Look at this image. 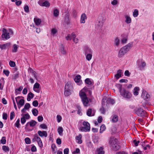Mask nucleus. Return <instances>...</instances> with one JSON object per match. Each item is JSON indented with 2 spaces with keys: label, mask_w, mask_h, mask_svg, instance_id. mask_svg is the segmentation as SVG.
Returning <instances> with one entry per match:
<instances>
[{
  "label": "nucleus",
  "mask_w": 154,
  "mask_h": 154,
  "mask_svg": "<svg viewBox=\"0 0 154 154\" xmlns=\"http://www.w3.org/2000/svg\"><path fill=\"white\" fill-rule=\"evenodd\" d=\"M133 43H129L125 46L120 48L118 52V57L121 58L126 53L129 51L132 47Z\"/></svg>",
  "instance_id": "nucleus-1"
},
{
  "label": "nucleus",
  "mask_w": 154,
  "mask_h": 154,
  "mask_svg": "<svg viewBox=\"0 0 154 154\" xmlns=\"http://www.w3.org/2000/svg\"><path fill=\"white\" fill-rule=\"evenodd\" d=\"M73 88L72 85L69 83H67L65 86L64 94L65 96H68L71 94V91Z\"/></svg>",
  "instance_id": "nucleus-2"
},
{
  "label": "nucleus",
  "mask_w": 154,
  "mask_h": 154,
  "mask_svg": "<svg viewBox=\"0 0 154 154\" xmlns=\"http://www.w3.org/2000/svg\"><path fill=\"white\" fill-rule=\"evenodd\" d=\"M134 112L136 114L140 117L145 116L146 114V111L141 108H136L134 110Z\"/></svg>",
  "instance_id": "nucleus-3"
},
{
  "label": "nucleus",
  "mask_w": 154,
  "mask_h": 154,
  "mask_svg": "<svg viewBox=\"0 0 154 154\" xmlns=\"http://www.w3.org/2000/svg\"><path fill=\"white\" fill-rule=\"evenodd\" d=\"M39 136L37 134H35L33 135V138L32 139V141L33 142L36 141L39 146L42 148L43 146L42 142Z\"/></svg>",
  "instance_id": "nucleus-4"
},
{
  "label": "nucleus",
  "mask_w": 154,
  "mask_h": 154,
  "mask_svg": "<svg viewBox=\"0 0 154 154\" xmlns=\"http://www.w3.org/2000/svg\"><path fill=\"white\" fill-rule=\"evenodd\" d=\"M120 93L122 97L128 99L130 98L132 96L131 94L129 91L124 89Z\"/></svg>",
  "instance_id": "nucleus-5"
},
{
  "label": "nucleus",
  "mask_w": 154,
  "mask_h": 154,
  "mask_svg": "<svg viewBox=\"0 0 154 154\" xmlns=\"http://www.w3.org/2000/svg\"><path fill=\"white\" fill-rule=\"evenodd\" d=\"M9 33L8 32L7 30L5 28L2 29V33L1 36L2 38H5L6 39H8L10 38Z\"/></svg>",
  "instance_id": "nucleus-6"
},
{
  "label": "nucleus",
  "mask_w": 154,
  "mask_h": 154,
  "mask_svg": "<svg viewBox=\"0 0 154 154\" xmlns=\"http://www.w3.org/2000/svg\"><path fill=\"white\" fill-rule=\"evenodd\" d=\"M137 64L140 69L143 68L146 66V62L142 61V60H138L137 61Z\"/></svg>",
  "instance_id": "nucleus-7"
},
{
  "label": "nucleus",
  "mask_w": 154,
  "mask_h": 154,
  "mask_svg": "<svg viewBox=\"0 0 154 154\" xmlns=\"http://www.w3.org/2000/svg\"><path fill=\"white\" fill-rule=\"evenodd\" d=\"M37 122L34 120H31L30 122H28L25 125V130H27L28 128L29 125L31 127H34L37 124Z\"/></svg>",
  "instance_id": "nucleus-8"
},
{
  "label": "nucleus",
  "mask_w": 154,
  "mask_h": 154,
  "mask_svg": "<svg viewBox=\"0 0 154 154\" xmlns=\"http://www.w3.org/2000/svg\"><path fill=\"white\" fill-rule=\"evenodd\" d=\"M64 22L65 23L66 25L68 26L69 25L70 23L69 20V14H66L65 15L64 19Z\"/></svg>",
  "instance_id": "nucleus-9"
},
{
  "label": "nucleus",
  "mask_w": 154,
  "mask_h": 154,
  "mask_svg": "<svg viewBox=\"0 0 154 154\" xmlns=\"http://www.w3.org/2000/svg\"><path fill=\"white\" fill-rule=\"evenodd\" d=\"M21 98H24V97L22 96H18L15 98V100L17 104H18L20 105L23 106L24 104L25 100L24 99H21L20 100L19 102H18V100L20 99Z\"/></svg>",
  "instance_id": "nucleus-10"
},
{
  "label": "nucleus",
  "mask_w": 154,
  "mask_h": 154,
  "mask_svg": "<svg viewBox=\"0 0 154 154\" xmlns=\"http://www.w3.org/2000/svg\"><path fill=\"white\" fill-rule=\"evenodd\" d=\"M38 4L41 6L49 7L50 6V3L48 1H46L42 3V0H40L39 1Z\"/></svg>",
  "instance_id": "nucleus-11"
},
{
  "label": "nucleus",
  "mask_w": 154,
  "mask_h": 154,
  "mask_svg": "<svg viewBox=\"0 0 154 154\" xmlns=\"http://www.w3.org/2000/svg\"><path fill=\"white\" fill-rule=\"evenodd\" d=\"M38 134L40 137H47L48 134L47 132L45 131H38Z\"/></svg>",
  "instance_id": "nucleus-12"
},
{
  "label": "nucleus",
  "mask_w": 154,
  "mask_h": 154,
  "mask_svg": "<svg viewBox=\"0 0 154 154\" xmlns=\"http://www.w3.org/2000/svg\"><path fill=\"white\" fill-rule=\"evenodd\" d=\"M84 50L85 55L87 54L93 53L92 50L87 46H85L84 47Z\"/></svg>",
  "instance_id": "nucleus-13"
},
{
  "label": "nucleus",
  "mask_w": 154,
  "mask_h": 154,
  "mask_svg": "<svg viewBox=\"0 0 154 154\" xmlns=\"http://www.w3.org/2000/svg\"><path fill=\"white\" fill-rule=\"evenodd\" d=\"M11 45V43L8 42L4 44L0 45V48L2 50H5L8 48Z\"/></svg>",
  "instance_id": "nucleus-14"
},
{
  "label": "nucleus",
  "mask_w": 154,
  "mask_h": 154,
  "mask_svg": "<svg viewBox=\"0 0 154 154\" xmlns=\"http://www.w3.org/2000/svg\"><path fill=\"white\" fill-rule=\"evenodd\" d=\"M81 76L80 75H77L74 79L75 82L80 85L82 83V82L81 80Z\"/></svg>",
  "instance_id": "nucleus-15"
},
{
  "label": "nucleus",
  "mask_w": 154,
  "mask_h": 154,
  "mask_svg": "<svg viewBox=\"0 0 154 154\" xmlns=\"http://www.w3.org/2000/svg\"><path fill=\"white\" fill-rule=\"evenodd\" d=\"M81 99L83 104L84 106H87L89 105V100L87 97L85 98H83Z\"/></svg>",
  "instance_id": "nucleus-16"
},
{
  "label": "nucleus",
  "mask_w": 154,
  "mask_h": 154,
  "mask_svg": "<svg viewBox=\"0 0 154 154\" xmlns=\"http://www.w3.org/2000/svg\"><path fill=\"white\" fill-rule=\"evenodd\" d=\"M87 17L85 13L82 14L81 17L80 23H85V20L87 19Z\"/></svg>",
  "instance_id": "nucleus-17"
},
{
  "label": "nucleus",
  "mask_w": 154,
  "mask_h": 154,
  "mask_svg": "<svg viewBox=\"0 0 154 154\" xmlns=\"http://www.w3.org/2000/svg\"><path fill=\"white\" fill-rule=\"evenodd\" d=\"M122 70L121 69L118 70L117 72V74L115 75V77L116 79H118L122 77Z\"/></svg>",
  "instance_id": "nucleus-18"
},
{
  "label": "nucleus",
  "mask_w": 154,
  "mask_h": 154,
  "mask_svg": "<svg viewBox=\"0 0 154 154\" xmlns=\"http://www.w3.org/2000/svg\"><path fill=\"white\" fill-rule=\"evenodd\" d=\"M103 149L104 148L102 146L97 148L96 151L97 154H104L105 151Z\"/></svg>",
  "instance_id": "nucleus-19"
},
{
  "label": "nucleus",
  "mask_w": 154,
  "mask_h": 154,
  "mask_svg": "<svg viewBox=\"0 0 154 154\" xmlns=\"http://www.w3.org/2000/svg\"><path fill=\"white\" fill-rule=\"evenodd\" d=\"M30 107V105L29 103H26L24 106V108L21 110V112L23 113L25 112V110L29 109Z\"/></svg>",
  "instance_id": "nucleus-20"
},
{
  "label": "nucleus",
  "mask_w": 154,
  "mask_h": 154,
  "mask_svg": "<svg viewBox=\"0 0 154 154\" xmlns=\"http://www.w3.org/2000/svg\"><path fill=\"white\" fill-rule=\"evenodd\" d=\"M82 136L81 134H79L78 136H77L75 137V139L76 140H78L77 143L79 144H81L82 142Z\"/></svg>",
  "instance_id": "nucleus-21"
},
{
  "label": "nucleus",
  "mask_w": 154,
  "mask_h": 154,
  "mask_svg": "<svg viewBox=\"0 0 154 154\" xmlns=\"http://www.w3.org/2000/svg\"><path fill=\"white\" fill-rule=\"evenodd\" d=\"M83 125L84 126V127H85L86 129H88V131H89L90 130V125L89 123L87 122L84 121L83 123Z\"/></svg>",
  "instance_id": "nucleus-22"
},
{
  "label": "nucleus",
  "mask_w": 154,
  "mask_h": 154,
  "mask_svg": "<svg viewBox=\"0 0 154 154\" xmlns=\"http://www.w3.org/2000/svg\"><path fill=\"white\" fill-rule=\"evenodd\" d=\"M34 21L37 26L40 25L42 22L41 19L36 18H34Z\"/></svg>",
  "instance_id": "nucleus-23"
},
{
  "label": "nucleus",
  "mask_w": 154,
  "mask_h": 154,
  "mask_svg": "<svg viewBox=\"0 0 154 154\" xmlns=\"http://www.w3.org/2000/svg\"><path fill=\"white\" fill-rule=\"evenodd\" d=\"M115 45L117 47H119L120 44V40L118 37H116L114 39Z\"/></svg>",
  "instance_id": "nucleus-24"
},
{
  "label": "nucleus",
  "mask_w": 154,
  "mask_h": 154,
  "mask_svg": "<svg viewBox=\"0 0 154 154\" xmlns=\"http://www.w3.org/2000/svg\"><path fill=\"white\" fill-rule=\"evenodd\" d=\"M79 95L81 99L87 97V95L85 93L82 91H80L79 93Z\"/></svg>",
  "instance_id": "nucleus-25"
},
{
  "label": "nucleus",
  "mask_w": 154,
  "mask_h": 154,
  "mask_svg": "<svg viewBox=\"0 0 154 154\" xmlns=\"http://www.w3.org/2000/svg\"><path fill=\"white\" fill-rule=\"evenodd\" d=\"M141 97L144 100H146L149 98V95L148 93L146 92L144 93H142Z\"/></svg>",
  "instance_id": "nucleus-26"
},
{
  "label": "nucleus",
  "mask_w": 154,
  "mask_h": 154,
  "mask_svg": "<svg viewBox=\"0 0 154 154\" xmlns=\"http://www.w3.org/2000/svg\"><path fill=\"white\" fill-rule=\"evenodd\" d=\"M34 97V94L31 92H30L28 94L27 96V100L30 101L31 99L32 98Z\"/></svg>",
  "instance_id": "nucleus-27"
},
{
  "label": "nucleus",
  "mask_w": 154,
  "mask_h": 154,
  "mask_svg": "<svg viewBox=\"0 0 154 154\" xmlns=\"http://www.w3.org/2000/svg\"><path fill=\"white\" fill-rule=\"evenodd\" d=\"M126 20L125 22L127 23H130L131 22V19L130 17L126 15L125 16Z\"/></svg>",
  "instance_id": "nucleus-28"
},
{
  "label": "nucleus",
  "mask_w": 154,
  "mask_h": 154,
  "mask_svg": "<svg viewBox=\"0 0 154 154\" xmlns=\"http://www.w3.org/2000/svg\"><path fill=\"white\" fill-rule=\"evenodd\" d=\"M92 53H89L87 54L86 55V59L88 61H90L92 58Z\"/></svg>",
  "instance_id": "nucleus-29"
},
{
  "label": "nucleus",
  "mask_w": 154,
  "mask_h": 154,
  "mask_svg": "<svg viewBox=\"0 0 154 154\" xmlns=\"http://www.w3.org/2000/svg\"><path fill=\"white\" fill-rule=\"evenodd\" d=\"M18 46L16 44H14L13 46V49L12 51L13 52H17Z\"/></svg>",
  "instance_id": "nucleus-30"
},
{
  "label": "nucleus",
  "mask_w": 154,
  "mask_h": 154,
  "mask_svg": "<svg viewBox=\"0 0 154 154\" xmlns=\"http://www.w3.org/2000/svg\"><path fill=\"white\" fill-rule=\"evenodd\" d=\"M0 81L1 82V83H0V90H2L3 86L2 85V84L3 83L4 84L5 83L4 78H2L0 80Z\"/></svg>",
  "instance_id": "nucleus-31"
},
{
  "label": "nucleus",
  "mask_w": 154,
  "mask_h": 154,
  "mask_svg": "<svg viewBox=\"0 0 154 154\" xmlns=\"http://www.w3.org/2000/svg\"><path fill=\"white\" fill-rule=\"evenodd\" d=\"M106 127L104 125H102L100 127V133H102L106 129Z\"/></svg>",
  "instance_id": "nucleus-32"
},
{
  "label": "nucleus",
  "mask_w": 154,
  "mask_h": 154,
  "mask_svg": "<svg viewBox=\"0 0 154 154\" xmlns=\"http://www.w3.org/2000/svg\"><path fill=\"white\" fill-rule=\"evenodd\" d=\"M32 112L33 114L35 116H37L38 113V111L36 109L34 108L32 110Z\"/></svg>",
  "instance_id": "nucleus-33"
},
{
  "label": "nucleus",
  "mask_w": 154,
  "mask_h": 154,
  "mask_svg": "<svg viewBox=\"0 0 154 154\" xmlns=\"http://www.w3.org/2000/svg\"><path fill=\"white\" fill-rule=\"evenodd\" d=\"M103 23L102 21L99 20L98 22L97 26L98 28H101L103 26Z\"/></svg>",
  "instance_id": "nucleus-34"
},
{
  "label": "nucleus",
  "mask_w": 154,
  "mask_h": 154,
  "mask_svg": "<svg viewBox=\"0 0 154 154\" xmlns=\"http://www.w3.org/2000/svg\"><path fill=\"white\" fill-rule=\"evenodd\" d=\"M113 149L115 151H117L120 149V146L117 144L112 146Z\"/></svg>",
  "instance_id": "nucleus-35"
},
{
  "label": "nucleus",
  "mask_w": 154,
  "mask_h": 154,
  "mask_svg": "<svg viewBox=\"0 0 154 154\" xmlns=\"http://www.w3.org/2000/svg\"><path fill=\"white\" fill-rule=\"evenodd\" d=\"M117 139H114L111 140L110 141V144L112 146H114L117 144L116 143Z\"/></svg>",
  "instance_id": "nucleus-36"
},
{
  "label": "nucleus",
  "mask_w": 154,
  "mask_h": 154,
  "mask_svg": "<svg viewBox=\"0 0 154 154\" xmlns=\"http://www.w3.org/2000/svg\"><path fill=\"white\" fill-rule=\"evenodd\" d=\"M106 102L107 103H109L112 104H113L115 103V101L114 100L109 98L107 99L106 100Z\"/></svg>",
  "instance_id": "nucleus-37"
},
{
  "label": "nucleus",
  "mask_w": 154,
  "mask_h": 154,
  "mask_svg": "<svg viewBox=\"0 0 154 154\" xmlns=\"http://www.w3.org/2000/svg\"><path fill=\"white\" fill-rule=\"evenodd\" d=\"M28 71L30 73H32L33 74V75H34V77H35V78L36 79V78L37 76H36V75H35L36 72H35L33 71V70L31 68H29Z\"/></svg>",
  "instance_id": "nucleus-38"
},
{
  "label": "nucleus",
  "mask_w": 154,
  "mask_h": 154,
  "mask_svg": "<svg viewBox=\"0 0 154 154\" xmlns=\"http://www.w3.org/2000/svg\"><path fill=\"white\" fill-rule=\"evenodd\" d=\"M134 94L135 95H137L138 94V91L139 90V88L137 87H136L134 88Z\"/></svg>",
  "instance_id": "nucleus-39"
},
{
  "label": "nucleus",
  "mask_w": 154,
  "mask_h": 154,
  "mask_svg": "<svg viewBox=\"0 0 154 154\" xmlns=\"http://www.w3.org/2000/svg\"><path fill=\"white\" fill-rule=\"evenodd\" d=\"M6 137H2L1 140H0V143H2L3 144H6Z\"/></svg>",
  "instance_id": "nucleus-40"
},
{
  "label": "nucleus",
  "mask_w": 154,
  "mask_h": 154,
  "mask_svg": "<svg viewBox=\"0 0 154 154\" xmlns=\"http://www.w3.org/2000/svg\"><path fill=\"white\" fill-rule=\"evenodd\" d=\"M63 129L62 127H59L58 128L57 131L59 135H61L62 134Z\"/></svg>",
  "instance_id": "nucleus-41"
},
{
  "label": "nucleus",
  "mask_w": 154,
  "mask_h": 154,
  "mask_svg": "<svg viewBox=\"0 0 154 154\" xmlns=\"http://www.w3.org/2000/svg\"><path fill=\"white\" fill-rule=\"evenodd\" d=\"M54 16L55 17H57L59 14V11L57 9H55L54 11Z\"/></svg>",
  "instance_id": "nucleus-42"
},
{
  "label": "nucleus",
  "mask_w": 154,
  "mask_h": 154,
  "mask_svg": "<svg viewBox=\"0 0 154 154\" xmlns=\"http://www.w3.org/2000/svg\"><path fill=\"white\" fill-rule=\"evenodd\" d=\"M85 84L90 85H91L92 82L89 78H87L85 80Z\"/></svg>",
  "instance_id": "nucleus-43"
},
{
  "label": "nucleus",
  "mask_w": 154,
  "mask_h": 154,
  "mask_svg": "<svg viewBox=\"0 0 154 154\" xmlns=\"http://www.w3.org/2000/svg\"><path fill=\"white\" fill-rule=\"evenodd\" d=\"M116 87L118 89L119 91L120 92L122 90V85L118 84L116 85Z\"/></svg>",
  "instance_id": "nucleus-44"
},
{
  "label": "nucleus",
  "mask_w": 154,
  "mask_h": 154,
  "mask_svg": "<svg viewBox=\"0 0 154 154\" xmlns=\"http://www.w3.org/2000/svg\"><path fill=\"white\" fill-rule=\"evenodd\" d=\"M112 122H116L118 120V116L116 115H115L113 116L112 119Z\"/></svg>",
  "instance_id": "nucleus-45"
},
{
  "label": "nucleus",
  "mask_w": 154,
  "mask_h": 154,
  "mask_svg": "<svg viewBox=\"0 0 154 154\" xmlns=\"http://www.w3.org/2000/svg\"><path fill=\"white\" fill-rule=\"evenodd\" d=\"M2 149L5 152H8L9 150V147L6 146H3L2 147Z\"/></svg>",
  "instance_id": "nucleus-46"
},
{
  "label": "nucleus",
  "mask_w": 154,
  "mask_h": 154,
  "mask_svg": "<svg viewBox=\"0 0 154 154\" xmlns=\"http://www.w3.org/2000/svg\"><path fill=\"white\" fill-rule=\"evenodd\" d=\"M85 127H84L81 126L79 130L82 132H89L88 130V129H86Z\"/></svg>",
  "instance_id": "nucleus-47"
},
{
  "label": "nucleus",
  "mask_w": 154,
  "mask_h": 154,
  "mask_svg": "<svg viewBox=\"0 0 154 154\" xmlns=\"http://www.w3.org/2000/svg\"><path fill=\"white\" fill-rule=\"evenodd\" d=\"M9 64L10 66L11 67H14L16 66L15 62L11 60L9 61Z\"/></svg>",
  "instance_id": "nucleus-48"
},
{
  "label": "nucleus",
  "mask_w": 154,
  "mask_h": 154,
  "mask_svg": "<svg viewBox=\"0 0 154 154\" xmlns=\"http://www.w3.org/2000/svg\"><path fill=\"white\" fill-rule=\"evenodd\" d=\"M138 15V11L137 10L135 9L133 13V16L134 17H137Z\"/></svg>",
  "instance_id": "nucleus-49"
},
{
  "label": "nucleus",
  "mask_w": 154,
  "mask_h": 154,
  "mask_svg": "<svg viewBox=\"0 0 154 154\" xmlns=\"http://www.w3.org/2000/svg\"><path fill=\"white\" fill-rule=\"evenodd\" d=\"M92 109H91L90 108L87 110V114L89 116H91Z\"/></svg>",
  "instance_id": "nucleus-50"
},
{
  "label": "nucleus",
  "mask_w": 154,
  "mask_h": 154,
  "mask_svg": "<svg viewBox=\"0 0 154 154\" xmlns=\"http://www.w3.org/2000/svg\"><path fill=\"white\" fill-rule=\"evenodd\" d=\"M25 143L27 144H30L31 143V140L28 137L26 138L25 139Z\"/></svg>",
  "instance_id": "nucleus-51"
},
{
  "label": "nucleus",
  "mask_w": 154,
  "mask_h": 154,
  "mask_svg": "<svg viewBox=\"0 0 154 154\" xmlns=\"http://www.w3.org/2000/svg\"><path fill=\"white\" fill-rule=\"evenodd\" d=\"M26 118L25 116H23L21 118V122L22 124H24L26 122Z\"/></svg>",
  "instance_id": "nucleus-52"
},
{
  "label": "nucleus",
  "mask_w": 154,
  "mask_h": 154,
  "mask_svg": "<svg viewBox=\"0 0 154 154\" xmlns=\"http://www.w3.org/2000/svg\"><path fill=\"white\" fill-rule=\"evenodd\" d=\"M15 115L14 112L13 111L12 112L10 113V119L11 120H12L15 117Z\"/></svg>",
  "instance_id": "nucleus-53"
},
{
  "label": "nucleus",
  "mask_w": 154,
  "mask_h": 154,
  "mask_svg": "<svg viewBox=\"0 0 154 154\" xmlns=\"http://www.w3.org/2000/svg\"><path fill=\"white\" fill-rule=\"evenodd\" d=\"M61 53L62 54H65L66 52L65 50H64V48L63 45H62L61 48Z\"/></svg>",
  "instance_id": "nucleus-54"
},
{
  "label": "nucleus",
  "mask_w": 154,
  "mask_h": 154,
  "mask_svg": "<svg viewBox=\"0 0 154 154\" xmlns=\"http://www.w3.org/2000/svg\"><path fill=\"white\" fill-rule=\"evenodd\" d=\"M33 106L34 107H37L38 104V101L36 100H34L32 103Z\"/></svg>",
  "instance_id": "nucleus-55"
},
{
  "label": "nucleus",
  "mask_w": 154,
  "mask_h": 154,
  "mask_svg": "<svg viewBox=\"0 0 154 154\" xmlns=\"http://www.w3.org/2000/svg\"><path fill=\"white\" fill-rule=\"evenodd\" d=\"M40 86V84L39 83H35L33 86V89H34L35 88L38 89L39 88Z\"/></svg>",
  "instance_id": "nucleus-56"
},
{
  "label": "nucleus",
  "mask_w": 154,
  "mask_h": 154,
  "mask_svg": "<svg viewBox=\"0 0 154 154\" xmlns=\"http://www.w3.org/2000/svg\"><path fill=\"white\" fill-rule=\"evenodd\" d=\"M40 127L43 129H46L47 128V125L44 124H41L40 125Z\"/></svg>",
  "instance_id": "nucleus-57"
},
{
  "label": "nucleus",
  "mask_w": 154,
  "mask_h": 154,
  "mask_svg": "<svg viewBox=\"0 0 154 154\" xmlns=\"http://www.w3.org/2000/svg\"><path fill=\"white\" fill-rule=\"evenodd\" d=\"M140 141H137V140L135 139L133 141V143L136 146H138V144L140 143Z\"/></svg>",
  "instance_id": "nucleus-58"
},
{
  "label": "nucleus",
  "mask_w": 154,
  "mask_h": 154,
  "mask_svg": "<svg viewBox=\"0 0 154 154\" xmlns=\"http://www.w3.org/2000/svg\"><path fill=\"white\" fill-rule=\"evenodd\" d=\"M3 72L7 76L9 75L10 73V72L8 70H4Z\"/></svg>",
  "instance_id": "nucleus-59"
},
{
  "label": "nucleus",
  "mask_w": 154,
  "mask_h": 154,
  "mask_svg": "<svg viewBox=\"0 0 154 154\" xmlns=\"http://www.w3.org/2000/svg\"><path fill=\"white\" fill-rule=\"evenodd\" d=\"M24 10L26 13H28L29 12V8L28 5H26L24 6Z\"/></svg>",
  "instance_id": "nucleus-60"
},
{
  "label": "nucleus",
  "mask_w": 154,
  "mask_h": 154,
  "mask_svg": "<svg viewBox=\"0 0 154 154\" xmlns=\"http://www.w3.org/2000/svg\"><path fill=\"white\" fill-rule=\"evenodd\" d=\"M80 150L79 148H76L75 150L72 152L73 154H76V153H80Z\"/></svg>",
  "instance_id": "nucleus-61"
},
{
  "label": "nucleus",
  "mask_w": 154,
  "mask_h": 154,
  "mask_svg": "<svg viewBox=\"0 0 154 154\" xmlns=\"http://www.w3.org/2000/svg\"><path fill=\"white\" fill-rule=\"evenodd\" d=\"M72 14L73 17H76L77 16V12L75 10H73L72 12Z\"/></svg>",
  "instance_id": "nucleus-62"
},
{
  "label": "nucleus",
  "mask_w": 154,
  "mask_h": 154,
  "mask_svg": "<svg viewBox=\"0 0 154 154\" xmlns=\"http://www.w3.org/2000/svg\"><path fill=\"white\" fill-rule=\"evenodd\" d=\"M8 117V115L6 113H4L2 115V118L4 120H6Z\"/></svg>",
  "instance_id": "nucleus-63"
},
{
  "label": "nucleus",
  "mask_w": 154,
  "mask_h": 154,
  "mask_svg": "<svg viewBox=\"0 0 154 154\" xmlns=\"http://www.w3.org/2000/svg\"><path fill=\"white\" fill-rule=\"evenodd\" d=\"M39 122H41L43 120V118L42 116H39L37 118Z\"/></svg>",
  "instance_id": "nucleus-64"
}]
</instances>
